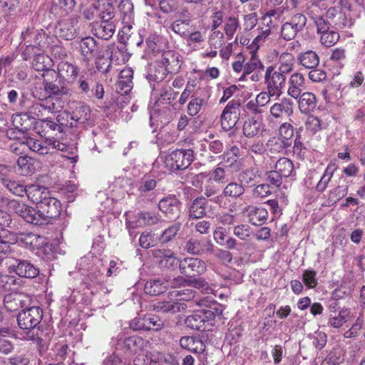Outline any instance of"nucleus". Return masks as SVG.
Segmentation results:
<instances>
[{
    "label": "nucleus",
    "mask_w": 365,
    "mask_h": 365,
    "mask_svg": "<svg viewBox=\"0 0 365 365\" xmlns=\"http://www.w3.org/2000/svg\"><path fill=\"white\" fill-rule=\"evenodd\" d=\"M24 221L34 225L48 224L51 219L57 217L61 211L60 201L49 195L40 202L36 208L24 203Z\"/></svg>",
    "instance_id": "nucleus-1"
},
{
    "label": "nucleus",
    "mask_w": 365,
    "mask_h": 365,
    "mask_svg": "<svg viewBox=\"0 0 365 365\" xmlns=\"http://www.w3.org/2000/svg\"><path fill=\"white\" fill-rule=\"evenodd\" d=\"M43 310L39 307L33 306L21 310L17 315L19 327L25 331L28 339L35 340L38 339V334H34L36 329H39L38 325L43 319Z\"/></svg>",
    "instance_id": "nucleus-2"
},
{
    "label": "nucleus",
    "mask_w": 365,
    "mask_h": 365,
    "mask_svg": "<svg viewBox=\"0 0 365 365\" xmlns=\"http://www.w3.org/2000/svg\"><path fill=\"white\" fill-rule=\"evenodd\" d=\"M24 202L0 195V228L10 227L12 219L10 212H14L24 220Z\"/></svg>",
    "instance_id": "nucleus-3"
},
{
    "label": "nucleus",
    "mask_w": 365,
    "mask_h": 365,
    "mask_svg": "<svg viewBox=\"0 0 365 365\" xmlns=\"http://www.w3.org/2000/svg\"><path fill=\"white\" fill-rule=\"evenodd\" d=\"M215 314L210 309H202L194 312L185 319L187 327L201 331H209L214 326Z\"/></svg>",
    "instance_id": "nucleus-4"
},
{
    "label": "nucleus",
    "mask_w": 365,
    "mask_h": 365,
    "mask_svg": "<svg viewBox=\"0 0 365 365\" xmlns=\"http://www.w3.org/2000/svg\"><path fill=\"white\" fill-rule=\"evenodd\" d=\"M194 159L191 149L175 150L166 158L165 163L171 171L185 170L189 167Z\"/></svg>",
    "instance_id": "nucleus-5"
},
{
    "label": "nucleus",
    "mask_w": 365,
    "mask_h": 365,
    "mask_svg": "<svg viewBox=\"0 0 365 365\" xmlns=\"http://www.w3.org/2000/svg\"><path fill=\"white\" fill-rule=\"evenodd\" d=\"M264 81L269 94L272 93L279 98L285 86L286 76L276 71L274 66L270 65L266 68Z\"/></svg>",
    "instance_id": "nucleus-6"
},
{
    "label": "nucleus",
    "mask_w": 365,
    "mask_h": 365,
    "mask_svg": "<svg viewBox=\"0 0 365 365\" xmlns=\"http://www.w3.org/2000/svg\"><path fill=\"white\" fill-rule=\"evenodd\" d=\"M180 272L187 277H196L207 271L204 260L197 257H187L179 261Z\"/></svg>",
    "instance_id": "nucleus-7"
},
{
    "label": "nucleus",
    "mask_w": 365,
    "mask_h": 365,
    "mask_svg": "<svg viewBox=\"0 0 365 365\" xmlns=\"http://www.w3.org/2000/svg\"><path fill=\"white\" fill-rule=\"evenodd\" d=\"M307 24V17L302 14L293 15L281 27V36L286 41H291L301 32Z\"/></svg>",
    "instance_id": "nucleus-8"
},
{
    "label": "nucleus",
    "mask_w": 365,
    "mask_h": 365,
    "mask_svg": "<svg viewBox=\"0 0 365 365\" xmlns=\"http://www.w3.org/2000/svg\"><path fill=\"white\" fill-rule=\"evenodd\" d=\"M78 44L83 61L88 62L93 58L103 56V46L94 38L91 36L82 38Z\"/></svg>",
    "instance_id": "nucleus-9"
},
{
    "label": "nucleus",
    "mask_w": 365,
    "mask_h": 365,
    "mask_svg": "<svg viewBox=\"0 0 365 365\" xmlns=\"http://www.w3.org/2000/svg\"><path fill=\"white\" fill-rule=\"evenodd\" d=\"M184 250L191 255L202 256L212 253L214 245L210 240L192 237L185 242Z\"/></svg>",
    "instance_id": "nucleus-10"
},
{
    "label": "nucleus",
    "mask_w": 365,
    "mask_h": 365,
    "mask_svg": "<svg viewBox=\"0 0 365 365\" xmlns=\"http://www.w3.org/2000/svg\"><path fill=\"white\" fill-rule=\"evenodd\" d=\"M31 304V297L24 292H15L7 294L4 298V305L8 312H16Z\"/></svg>",
    "instance_id": "nucleus-11"
},
{
    "label": "nucleus",
    "mask_w": 365,
    "mask_h": 365,
    "mask_svg": "<svg viewBox=\"0 0 365 365\" xmlns=\"http://www.w3.org/2000/svg\"><path fill=\"white\" fill-rule=\"evenodd\" d=\"M9 269L21 277L34 278L39 274L38 268L21 258V253L19 254V257L9 262Z\"/></svg>",
    "instance_id": "nucleus-12"
},
{
    "label": "nucleus",
    "mask_w": 365,
    "mask_h": 365,
    "mask_svg": "<svg viewBox=\"0 0 365 365\" xmlns=\"http://www.w3.org/2000/svg\"><path fill=\"white\" fill-rule=\"evenodd\" d=\"M158 209L170 219L178 218L180 213L181 202L175 195H168L160 200Z\"/></svg>",
    "instance_id": "nucleus-13"
},
{
    "label": "nucleus",
    "mask_w": 365,
    "mask_h": 365,
    "mask_svg": "<svg viewBox=\"0 0 365 365\" xmlns=\"http://www.w3.org/2000/svg\"><path fill=\"white\" fill-rule=\"evenodd\" d=\"M158 61L171 75L178 73L181 68L180 55L173 50L164 51Z\"/></svg>",
    "instance_id": "nucleus-14"
},
{
    "label": "nucleus",
    "mask_w": 365,
    "mask_h": 365,
    "mask_svg": "<svg viewBox=\"0 0 365 365\" xmlns=\"http://www.w3.org/2000/svg\"><path fill=\"white\" fill-rule=\"evenodd\" d=\"M62 114H65L66 118H70L75 122V123H70V127L71 128L76 127L78 124H85L91 118L89 106L82 103H78V106L71 113L64 111Z\"/></svg>",
    "instance_id": "nucleus-15"
},
{
    "label": "nucleus",
    "mask_w": 365,
    "mask_h": 365,
    "mask_svg": "<svg viewBox=\"0 0 365 365\" xmlns=\"http://www.w3.org/2000/svg\"><path fill=\"white\" fill-rule=\"evenodd\" d=\"M268 154L271 156L275 155H287L292 151V145L277 136L271 137L266 143Z\"/></svg>",
    "instance_id": "nucleus-16"
},
{
    "label": "nucleus",
    "mask_w": 365,
    "mask_h": 365,
    "mask_svg": "<svg viewBox=\"0 0 365 365\" xmlns=\"http://www.w3.org/2000/svg\"><path fill=\"white\" fill-rule=\"evenodd\" d=\"M287 94L294 99H298L306 89L305 78L299 72L292 73L288 81Z\"/></svg>",
    "instance_id": "nucleus-17"
},
{
    "label": "nucleus",
    "mask_w": 365,
    "mask_h": 365,
    "mask_svg": "<svg viewBox=\"0 0 365 365\" xmlns=\"http://www.w3.org/2000/svg\"><path fill=\"white\" fill-rule=\"evenodd\" d=\"M115 31V26L113 21H103L94 22L91 24V31L98 38L108 40Z\"/></svg>",
    "instance_id": "nucleus-18"
},
{
    "label": "nucleus",
    "mask_w": 365,
    "mask_h": 365,
    "mask_svg": "<svg viewBox=\"0 0 365 365\" xmlns=\"http://www.w3.org/2000/svg\"><path fill=\"white\" fill-rule=\"evenodd\" d=\"M58 76L68 83H73L79 73V68L75 64L68 61H61L58 65Z\"/></svg>",
    "instance_id": "nucleus-19"
},
{
    "label": "nucleus",
    "mask_w": 365,
    "mask_h": 365,
    "mask_svg": "<svg viewBox=\"0 0 365 365\" xmlns=\"http://www.w3.org/2000/svg\"><path fill=\"white\" fill-rule=\"evenodd\" d=\"M293 102L287 98H282L279 102L271 106L269 112L274 118H282L293 114Z\"/></svg>",
    "instance_id": "nucleus-20"
},
{
    "label": "nucleus",
    "mask_w": 365,
    "mask_h": 365,
    "mask_svg": "<svg viewBox=\"0 0 365 365\" xmlns=\"http://www.w3.org/2000/svg\"><path fill=\"white\" fill-rule=\"evenodd\" d=\"M56 110L54 103H36L29 108V113L32 118L41 120L48 114L56 113Z\"/></svg>",
    "instance_id": "nucleus-21"
},
{
    "label": "nucleus",
    "mask_w": 365,
    "mask_h": 365,
    "mask_svg": "<svg viewBox=\"0 0 365 365\" xmlns=\"http://www.w3.org/2000/svg\"><path fill=\"white\" fill-rule=\"evenodd\" d=\"M243 212H247L250 222L256 226L264 224L268 217L267 210L262 207L249 205L243 209Z\"/></svg>",
    "instance_id": "nucleus-22"
},
{
    "label": "nucleus",
    "mask_w": 365,
    "mask_h": 365,
    "mask_svg": "<svg viewBox=\"0 0 365 365\" xmlns=\"http://www.w3.org/2000/svg\"><path fill=\"white\" fill-rule=\"evenodd\" d=\"M93 6L101 21H111L115 17V8L110 0H98Z\"/></svg>",
    "instance_id": "nucleus-23"
},
{
    "label": "nucleus",
    "mask_w": 365,
    "mask_h": 365,
    "mask_svg": "<svg viewBox=\"0 0 365 365\" xmlns=\"http://www.w3.org/2000/svg\"><path fill=\"white\" fill-rule=\"evenodd\" d=\"M207 200L203 196L196 197L189 207V217L200 219L205 216Z\"/></svg>",
    "instance_id": "nucleus-24"
},
{
    "label": "nucleus",
    "mask_w": 365,
    "mask_h": 365,
    "mask_svg": "<svg viewBox=\"0 0 365 365\" xmlns=\"http://www.w3.org/2000/svg\"><path fill=\"white\" fill-rule=\"evenodd\" d=\"M20 248L19 246L9 243L4 240H0V259L2 260L6 259V264L12 262L16 257H19Z\"/></svg>",
    "instance_id": "nucleus-25"
},
{
    "label": "nucleus",
    "mask_w": 365,
    "mask_h": 365,
    "mask_svg": "<svg viewBox=\"0 0 365 365\" xmlns=\"http://www.w3.org/2000/svg\"><path fill=\"white\" fill-rule=\"evenodd\" d=\"M43 89L46 94L50 98H59L63 96L70 95L71 93V89L61 81H59V84H56L54 82L47 83L43 86Z\"/></svg>",
    "instance_id": "nucleus-26"
},
{
    "label": "nucleus",
    "mask_w": 365,
    "mask_h": 365,
    "mask_svg": "<svg viewBox=\"0 0 365 365\" xmlns=\"http://www.w3.org/2000/svg\"><path fill=\"white\" fill-rule=\"evenodd\" d=\"M26 195L38 207L40 202L43 200L44 197L46 198L50 195V192L45 187L31 185L28 186Z\"/></svg>",
    "instance_id": "nucleus-27"
},
{
    "label": "nucleus",
    "mask_w": 365,
    "mask_h": 365,
    "mask_svg": "<svg viewBox=\"0 0 365 365\" xmlns=\"http://www.w3.org/2000/svg\"><path fill=\"white\" fill-rule=\"evenodd\" d=\"M297 61L304 68L312 69L319 66V57L315 51L309 50L300 53L297 56Z\"/></svg>",
    "instance_id": "nucleus-28"
},
{
    "label": "nucleus",
    "mask_w": 365,
    "mask_h": 365,
    "mask_svg": "<svg viewBox=\"0 0 365 365\" xmlns=\"http://www.w3.org/2000/svg\"><path fill=\"white\" fill-rule=\"evenodd\" d=\"M153 95L158 98L157 101H166L170 104L176 99L178 93L172 89L168 83H165L159 88L153 87Z\"/></svg>",
    "instance_id": "nucleus-29"
},
{
    "label": "nucleus",
    "mask_w": 365,
    "mask_h": 365,
    "mask_svg": "<svg viewBox=\"0 0 365 365\" xmlns=\"http://www.w3.org/2000/svg\"><path fill=\"white\" fill-rule=\"evenodd\" d=\"M118 9L123 23L130 29L134 20V6L132 1L130 0H121Z\"/></svg>",
    "instance_id": "nucleus-30"
},
{
    "label": "nucleus",
    "mask_w": 365,
    "mask_h": 365,
    "mask_svg": "<svg viewBox=\"0 0 365 365\" xmlns=\"http://www.w3.org/2000/svg\"><path fill=\"white\" fill-rule=\"evenodd\" d=\"M298 98L299 108L302 113L314 111L317 106V99L312 93L304 92Z\"/></svg>",
    "instance_id": "nucleus-31"
},
{
    "label": "nucleus",
    "mask_w": 365,
    "mask_h": 365,
    "mask_svg": "<svg viewBox=\"0 0 365 365\" xmlns=\"http://www.w3.org/2000/svg\"><path fill=\"white\" fill-rule=\"evenodd\" d=\"M180 344L182 349L194 353H202L205 349L202 341L197 337L183 336L180 340Z\"/></svg>",
    "instance_id": "nucleus-32"
},
{
    "label": "nucleus",
    "mask_w": 365,
    "mask_h": 365,
    "mask_svg": "<svg viewBox=\"0 0 365 365\" xmlns=\"http://www.w3.org/2000/svg\"><path fill=\"white\" fill-rule=\"evenodd\" d=\"M0 182L10 192L16 196L24 197L26 193L28 186H25L24 183L19 180L1 178Z\"/></svg>",
    "instance_id": "nucleus-33"
},
{
    "label": "nucleus",
    "mask_w": 365,
    "mask_h": 365,
    "mask_svg": "<svg viewBox=\"0 0 365 365\" xmlns=\"http://www.w3.org/2000/svg\"><path fill=\"white\" fill-rule=\"evenodd\" d=\"M294 63V56L288 52H283L279 56V66L277 69L275 68V71L286 76V74L289 73L293 71Z\"/></svg>",
    "instance_id": "nucleus-34"
},
{
    "label": "nucleus",
    "mask_w": 365,
    "mask_h": 365,
    "mask_svg": "<svg viewBox=\"0 0 365 365\" xmlns=\"http://www.w3.org/2000/svg\"><path fill=\"white\" fill-rule=\"evenodd\" d=\"M77 21L71 19L69 21L59 24V29L58 34L59 36L66 40H71L77 35V31L75 28V24Z\"/></svg>",
    "instance_id": "nucleus-35"
},
{
    "label": "nucleus",
    "mask_w": 365,
    "mask_h": 365,
    "mask_svg": "<svg viewBox=\"0 0 365 365\" xmlns=\"http://www.w3.org/2000/svg\"><path fill=\"white\" fill-rule=\"evenodd\" d=\"M168 74H170V73L167 72L166 68L162 66L157 60L150 67L147 78L149 81L160 83L162 82Z\"/></svg>",
    "instance_id": "nucleus-36"
},
{
    "label": "nucleus",
    "mask_w": 365,
    "mask_h": 365,
    "mask_svg": "<svg viewBox=\"0 0 365 365\" xmlns=\"http://www.w3.org/2000/svg\"><path fill=\"white\" fill-rule=\"evenodd\" d=\"M154 307L158 312L175 313L185 309L187 306L181 302L163 301L157 302Z\"/></svg>",
    "instance_id": "nucleus-37"
},
{
    "label": "nucleus",
    "mask_w": 365,
    "mask_h": 365,
    "mask_svg": "<svg viewBox=\"0 0 365 365\" xmlns=\"http://www.w3.org/2000/svg\"><path fill=\"white\" fill-rule=\"evenodd\" d=\"M167 284L161 279H150L144 286V292L147 294L156 296L165 292Z\"/></svg>",
    "instance_id": "nucleus-38"
},
{
    "label": "nucleus",
    "mask_w": 365,
    "mask_h": 365,
    "mask_svg": "<svg viewBox=\"0 0 365 365\" xmlns=\"http://www.w3.org/2000/svg\"><path fill=\"white\" fill-rule=\"evenodd\" d=\"M275 170L284 178L292 176L294 171L292 161L284 157L280 158L276 162Z\"/></svg>",
    "instance_id": "nucleus-39"
},
{
    "label": "nucleus",
    "mask_w": 365,
    "mask_h": 365,
    "mask_svg": "<svg viewBox=\"0 0 365 365\" xmlns=\"http://www.w3.org/2000/svg\"><path fill=\"white\" fill-rule=\"evenodd\" d=\"M22 144L26 145L31 150L40 155H46L50 152V148L46 145V142L42 143L33 138H26L22 142Z\"/></svg>",
    "instance_id": "nucleus-40"
},
{
    "label": "nucleus",
    "mask_w": 365,
    "mask_h": 365,
    "mask_svg": "<svg viewBox=\"0 0 365 365\" xmlns=\"http://www.w3.org/2000/svg\"><path fill=\"white\" fill-rule=\"evenodd\" d=\"M261 123L255 118H251L244 123L242 132L245 136L253 138L259 133Z\"/></svg>",
    "instance_id": "nucleus-41"
},
{
    "label": "nucleus",
    "mask_w": 365,
    "mask_h": 365,
    "mask_svg": "<svg viewBox=\"0 0 365 365\" xmlns=\"http://www.w3.org/2000/svg\"><path fill=\"white\" fill-rule=\"evenodd\" d=\"M245 192V188L242 184L232 182L228 183L223 190L224 196L237 198Z\"/></svg>",
    "instance_id": "nucleus-42"
},
{
    "label": "nucleus",
    "mask_w": 365,
    "mask_h": 365,
    "mask_svg": "<svg viewBox=\"0 0 365 365\" xmlns=\"http://www.w3.org/2000/svg\"><path fill=\"white\" fill-rule=\"evenodd\" d=\"M190 23L187 20L176 19L170 25V29L181 37L186 38L189 34Z\"/></svg>",
    "instance_id": "nucleus-43"
},
{
    "label": "nucleus",
    "mask_w": 365,
    "mask_h": 365,
    "mask_svg": "<svg viewBox=\"0 0 365 365\" xmlns=\"http://www.w3.org/2000/svg\"><path fill=\"white\" fill-rule=\"evenodd\" d=\"M335 169L334 165H329L327 167L323 175L316 186V190L318 192H322L326 190L329 182L333 177Z\"/></svg>",
    "instance_id": "nucleus-44"
},
{
    "label": "nucleus",
    "mask_w": 365,
    "mask_h": 365,
    "mask_svg": "<svg viewBox=\"0 0 365 365\" xmlns=\"http://www.w3.org/2000/svg\"><path fill=\"white\" fill-rule=\"evenodd\" d=\"M292 145L294 136V127L289 123H284L279 128V133L277 135Z\"/></svg>",
    "instance_id": "nucleus-45"
},
{
    "label": "nucleus",
    "mask_w": 365,
    "mask_h": 365,
    "mask_svg": "<svg viewBox=\"0 0 365 365\" xmlns=\"http://www.w3.org/2000/svg\"><path fill=\"white\" fill-rule=\"evenodd\" d=\"M264 68V66L262 62L252 56L250 61L244 66L243 76L251 74L254 71H262Z\"/></svg>",
    "instance_id": "nucleus-46"
},
{
    "label": "nucleus",
    "mask_w": 365,
    "mask_h": 365,
    "mask_svg": "<svg viewBox=\"0 0 365 365\" xmlns=\"http://www.w3.org/2000/svg\"><path fill=\"white\" fill-rule=\"evenodd\" d=\"M180 222H175L168 227L160 235L159 240L162 243H166L171 241L178 234L181 228Z\"/></svg>",
    "instance_id": "nucleus-47"
},
{
    "label": "nucleus",
    "mask_w": 365,
    "mask_h": 365,
    "mask_svg": "<svg viewBox=\"0 0 365 365\" xmlns=\"http://www.w3.org/2000/svg\"><path fill=\"white\" fill-rule=\"evenodd\" d=\"M145 331H158L163 327V322L157 316L145 315Z\"/></svg>",
    "instance_id": "nucleus-48"
},
{
    "label": "nucleus",
    "mask_w": 365,
    "mask_h": 365,
    "mask_svg": "<svg viewBox=\"0 0 365 365\" xmlns=\"http://www.w3.org/2000/svg\"><path fill=\"white\" fill-rule=\"evenodd\" d=\"M30 34H34V44H29L27 46V50L29 51L30 48L33 47H38L42 48L43 46V41H44L46 38V34L43 31V30L41 31H36L34 33H31L29 29H27L24 33H22V35L24 36V38H26L27 36H29Z\"/></svg>",
    "instance_id": "nucleus-49"
},
{
    "label": "nucleus",
    "mask_w": 365,
    "mask_h": 365,
    "mask_svg": "<svg viewBox=\"0 0 365 365\" xmlns=\"http://www.w3.org/2000/svg\"><path fill=\"white\" fill-rule=\"evenodd\" d=\"M51 66V59L46 55L39 54L35 56L33 61V67L35 70L42 71Z\"/></svg>",
    "instance_id": "nucleus-50"
},
{
    "label": "nucleus",
    "mask_w": 365,
    "mask_h": 365,
    "mask_svg": "<svg viewBox=\"0 0 365 365\" xmlns=\"http://www.w3.org/2000/svg\"><path fill=\"white\" fill-rule=\"evenodd\" d=\"M139 220L145 225H154L160 222V216L159 214L146 211L139 214Z\"/></svg>",
    "instance_id": "nucleus-51"
},
{
    "label": "nucleus",
    "mask_w": 365,
    "mask_h": 365,
    "mask_svg": "<svg viewBox=\"0 0 365 365\" xmlns=\"http://www.w3.org/2000/svg\"><path fill=\"white\" fill-rule=\"evenodd\" d=\"M143 339L140 337L133 336L128 337L124 341V346L131 352L136 353L143 345Z\"/></svg>",
    "instance_id": "nucleus-52"
},
{
    "label": "nucleus",
    "mask_w": 365,
    "mask_h": 365,
    "mask_svg": "<svg viewBox=\"0 0 365 365\" xmlns=\"http://www.w3.org/2000/svg\"><path fill=\"white\" fill-rule=\"evenodd\" d=\"M204 103L205 100L202 98L197 97L192 98L188 103L187 108L188 115L190 116L197 115L201 110Z\"/></svg>",
    "instance_id": "nucleus-53"
},
{
    "label": "nucleus",
    "mask_w": 365,
    "mask_h": 365,
    "mask_svg": "<svg viewBox=\"0 0 365 365\" xmlns=\"http://www.w3.org/2000/svg\"><path fill=\"white\" fill-rule=\"evenodd\" d=\"M349 186L347 185H338L330 191L329 200L332 202H337L339 200L346 195Z\"/></svg>",
    "instance_id": "nucleus-54"
},
{
    "label": "nucleus",
    "mask_w": 365,
    "mask_h": 365,
    "mask_svg": "<svg viewBox=\"0 0 365 365\" xmlns=\"http://www.w3.org/2000/svg\"><path fill=\"white\" fill-rule=\"evenodd\" d=\"M58 115L57 116V121L58 123L53 121L51 118L46 117V118H43L41 120V122L43 123V127L44 128H48L52 131H58V133H62L64 129V125L62 123H60V117L62 115Z\"/></svg>",
    "instance_id": "nucleus-55"
},
{
    "label": "nucleus",
    "mask_w": 365,
    "mask_h": 365,
    "mask_svg": "<svg viewBox=\"0 0 365 365\" xmlns=\"http://www.w3.org/2000/svg\"><path fill=\"white\" fill-rule=\"evenodd\" d=\"M321 43L327 47H330L336 43L339 38V35L337 32L329 31H325L324 33L321 34Z\"/></svg>",
    "instance_id": "nucleus-56"
},
{
    "label": "nucleus",
    "mask_w": 365,
    "mask_h": 365,
    "mask_svg": "<svg viewBox=\"0 0 365 365\" xmlns=\"http://www.w3.org/2000/svg\"><path fill=\"white\" fill-rule=\"evenodd\" d=\"M239 27L238 19L235 17H230L227 19L224 26V31L228 38H232Z\"/></svg>",
    "instance_id": "nucleus-57"
},
{
    "label": "nucleus",
    "mask_w": 365,
    "mask_h": 365,
    "mask_svg": "<svg viewBox=\"0 0 365 365\" xmlns=\"http://www.w3.org/2000/svg\"><path fill=\"white\" fill-rule=\"evenodd\" d=\"M238 117L236 115H228L227 113H223L221 115V125L224 130H232L235 128L236 123L237 122Z\"/></svg>",
    "instance_id": "nucleus-58"
},
{
    "label": "nucleus",
    "mask_w": 365,
    "mask_h": 365,
    "mask_svg": "<svg viewBox=\"0 0 365 365\" xmlns=\"http://www.w3.org/2000/svg\"><path fill=\"white\" fill-rule=\"evenodd\" d=\"M95 85V81L89 76H82L78 80V88L81 93L88 96L91 91L92 86Z\"/></svg>",
    "instance_id": "nucleus-59"
},
{
    "label": "nucleus",
    "mask_w": 365,
    "mask_h": 365,
    "mask_svg": "<svg viewBox=\"0 0 365 365\" xmlns=\"http://www.w3.org/2000/svg\"><path fill=\"white\" fill-rule=\"evenodd\" d=\"M190 283L193 287L200 289L205 294H210L213 292L212 287L204 278H194L192 280L190 281Z\"/></svg>",
    "instance_id": "nucleus-60"
},
{
    "label": "nucleus",
    "mask_w": 365,
    "mask_h": 365,
    "mask_svg": "<svg viewBox=\"0 0 365 365\" xmlns=\"http://www.w3.org/2000/svg\"><path fill=\"white\" fill-rule=\"evenodd\" d=\"M209 45L211 48L217 49L224 44V34L220 31H213L210 34L209 41Z\"/></svg>",
    "instance_id": "nucleus-61"
},
{
    "label": "nucleus",
    "mask_w": 365,
    "mask_h": 365,
    "mask_svg": "<svg viewBox=\"0 0 365 365\" xmlns=\"http://www.w3.org/2000/svg\"><path fill=\"white\" fill-rule=\"evenodd\" d=\"M330 61L339 67H343L346 61V52L344 48H336L333 50Z\"/></svg>",
    "instance_id": "nucleus-62"
},
{
    "label": "nucleus",
    "mask_w": 365,
    "mask_h": 365,
    "mask_svg": "<svg viewBox=\"0 0 365 365\" xmlns=\"http://www.w3.org/2000/svg\"><path fill=\"white\" fill-rule=\"evenodd\" d=\"M317 272L314 270L306 269L302 274V280L304 284L309 289L314 288L317 284L316 278Z\"/></svg>",
    "instance_id": "nucleus-63"
},
{
    "label": "nucleus",
    "mask_w": 365,
    "mask_h": 365,
    "mask_svg": "<svg viewBox=\"0 0 365 365\" xmlns=\"http://www.w3.org/2000/svg\"><path fill=\"white\" fill-rule=\"evenodd\" d=\"M133 88V81L120 79L116 84V91L121 96H128Z\"/></svg>",
    "instance_id": "nucleus-64"
}]
</instances>
